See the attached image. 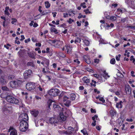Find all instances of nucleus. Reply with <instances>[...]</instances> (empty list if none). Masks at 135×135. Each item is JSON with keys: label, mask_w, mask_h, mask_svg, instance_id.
<instances>
[{"label": "nucleus", "mask_w": 135, "mask_h": 135, "mask_svg": "<svg viewBox=\"0 0 135 135\" xmlns=\"http://www.w3.org/2000/svg\"><path fill=\"white\" fill-rule=\"evenodd\" d=\"M6 99L8 102L12 103L17 104L19 102V100L17 98L11 96H7L6 98Z\"/></svg>", "instance_id": "nucleus-1"}, {"label": "nucleus", "mask_w": 135, "mask_h": 135, "mask_svg": "<svg viewBox=\"0 0 135 135\" xmlns=\"http://www.w3.org/2000/svg\"><path fill=\"white\" fill-rule=\"evenodd\" d=\"M60 93V91L58 89L54 88H52L48 91L49 94L52 97L58 96Z\"/></svg>", "instance_id": "nucleus-2"}, {"label": "nucleus", "mask_w": 135, "mask_h": 135, "mask_svg": "<svg viewBox=\"0 0 135 135\" xmlns=\"http://www.w3.org/2000/svg\"><path fill=\"white\" fill-rule=\"evenodd\" d=\"M49 43L55 47L57 48L60 47L63 44V42L62 41L57 40L50 41Z\"/></svg>", "instance_id": "nucleus-3"}, {"label": "nucleus", "mask_w": 135, "mask_h": 135, "mask_svg": "<svg viewBox=\"0 0 135 135\" xmlns=\"http://www.w3.org/2000/svg\"><path fill=\"white\" fill-rule=\"evenodd\" d=\"M28 124L26 121H21L20 122L19 129L22 132H25L28 128Z\"/></svg>", "instance_id": "nucleus-4"}, {"label": "nucleus", "mask_w": 135, "mask_h": 135, "mask_svg": "<svg viewBox=\"0 0 135 135\" xmlns=\"http://www.w3.org/2000/svg\"><path fill=\"white\" fill-rule=\"evenodd\" d=\"M22 83V80L16 79L10 82V86L12 88H16L20 85Z\"/></svg>", "instance_id": "nucleus-5"}, {"label": "nucleus", "mask_w": 135, "mask_h": 135, "mask_svg": "<svg viewBox=\"0 0 135 135\" xmlns=\"http://www.w3.org/2000/svg\"><path fill=\"white\" fill-rule=\"evenodd\" d=\"M26 88L29 90H31L34 89L35 86L34 83L32 82H29L27 83L26 85Z\"/></svg>", "instance_id": "nucleus-6"}, {"label": "nucleus", "mask_w": 135, "mask_h": 135, "mask_svg": "<svg viewBox=\"0 0 135 135\" xmlns=\"http://www.w3.org/2000/svg\"><path fill=\"white\" fill-rule=\"evenodd\" d=\"M32 74V72L31 70H26L23 73V76L24 78L26 79L30 78Z\"/></svg>", "instance_id": "nucleus-7"}, {"label": "nucleus", "mask_w": 135, "mask_h": 135, "mask_svg": "<svg viewBox=\"0 0 135 135\" xmlns=\"http://www.w3.org/2000/svg\"><path fill=\"white\" fill-rule=\"evenodd\" d=\"M19 119L21 121L26 122L28 120V118L27 114L23 113L20 115Z\"/></svg>", "instance_id": "nucleus-8"}, {"label": "nucleus", "mask_w": 135, "mask_h": 135, "mask_svg": "<svg viewBox=\"0 0 135 135\" xmlns=\"http://www.w3.org/2000/svg\"><path fill=\"white\" fill-rule=\"evenodd\" d=\"M60 117L61 119L63 121L66 120L67 117H68V115L66 112H65L64 113H61L60 114Z\"/></svg>", "instance_id": "nucleus-9"}, {"label": "nucleus", "mask_w": 135, "mask_h": 135, "mask_svg": "<svg viewBox=\"0 0 135 135\" xmlns=\"http://www.w3.org/2000/svg\"><path fill=\"white\" fill-rule=\"evenodd\" d=\"M7 82L5 75L2 76L1 78H0V84L2 85H3L6 84Z\"/></svg>", "instance_id": "nucleus-10"}, {"label": "nucleus", "mask_w": 135, "mask_h": 135, "mask_svg": "<svg viewBox=\"0 0 135 135\" xmlns=\"http://www.w3.org/2000/svg\"><path fill=\"white\" fill-rule=\"evenodd\" d=\"M58 122V119L57 117H52L49 119V122L51 124L57 123Z\"/></svg>", "instance_id": "nucleus-11"}, {"label": "nucleus", "mask_w": 135, "mask_h": 135, "mask_svg": "<svg viewBox=\"0 0 135 135\" xmlns=\"http://www.w3.org/2000/svg\"><path fill=\"white\" fill-rule=\"evenodd\" d=\"M65 47L66 48V50L68 54L70 53L72 50V46L70 44H68L65 45Z\"/></svg>", "instance_id": "nucleus-12"}, {"label": "nucleus", "mask_w": 135, "mask_h": 135, "mask_svg": "<svg viewBox=\"0 0 135 135\" xmlns=\"http://www.w3.org/2000/svg\"><path fill=\"white\" fill-rule=\"evenodd\" d=\"M53 105V107L56 111H58L59 112L62 110L63 108H61L59 105L55 104H54Z\"/></svg>", "instance_id": "nucleus-13"}, {"label": "nucleus", "mask_w": 135, "mask_h": 135, "mask_svg": "<svg viewBox=\"0 0 135 135\" xmlns=\"http://www.w3.org/2000/svg\"><path fill=\"white\" fill-rule=\"evenodd\" d=\"M125 90L127 94H129L131 91V87L128 85H126L125 87Z\"/></svg>", "instance_id": "nucleus-14"}, {"label": "nucleus", "mask_w": 135, "mask_h": 135, "mask_svg": "<svg viewBox=\"0 0 135 135\" xmlns=\"http://www.w3.org/2000/svg\"><path fill=\"white\" fill-rule=\"evenodd\" d=\"M83 58L85 61L86 63L88 64H90L91 61L89 57L85 55L84 56Z\"/></svg>", "instance_id": "nucleus-15"}, {"label": "nucleus", "mask_w": 135, "mask_h": 135, "mask_svg": "<svg viewBox=\"0 0 135 135\" xmlns=\"http://www.w3.org/2000/svg\"><path fill=\"white\" fill-rule=\"evenodd\" d=\"M31 114L34 117H36L39 114V112L38 110H34L31 112Z\"/></svg>", "instance_id": "nucleus-16"}, {"label": "nucleus", "mask_w": 135, "mask_h": 135, "mask_svg": "<svg viewBox=\"0 0 135 135\" xmlns=\"http://www.w3.org/2000/svg\"><path fill=\"white\" fill-rule=\"evenodd\" d=\"M74 130V129L71 127H69L68 129V135H72V133Z\"/></svg>", "instance_id": "nucleus-17"}, {"label": "nucleus", "mask_w": 135, "mask_h": 135, "mask_svg": "<svg viewBox=\"0 0 135 135\" xmlns=\"http://www.w3.org/2000/svg\"><path fill=\"white\" fill-rule=\"evenodd\" d=\"M107 19L113 21H115L117 19L116 17L115 16H109L107 17Z\"/></svg>", "instance_id": "nucleus-18"}, {"label": "nucleus", "mask_w": 135, "mask_h": 135, "mask_svg": "<svg viewBox=\"0 0 135 135\" xmlns=\"http://www.w3.org/2000/svg\"><path fill=\"white\" fill-rule=\"evenodd\" d=\"M9 9V7H6L5 8V10L4 11V13L6 15L8 16H9L10 14L9 13L8 10Z\"/></svg>", "instance_id": "nucleus-19"}, {"label": "nucleus", "mask_w": 135, "mask_h": 135, "mask_svg": "<svg viewBox=\"0 0 135 135\" xmlns=\"http://www.w3.org/2000/svg\"><path fill=\"white\" fill-rule=\"evenodd\" d=\"M110 114L111 116L113 117H115L116 115V111L113 110H111L110 111Z\"/></svg>", "instance_id": "nucleus-20"}, {"label": "nucleus", "mask_w": 135, "mask_h": 135, "mask_svg": "<svg viewBox=\"0 0 135 135\" xmlns=\"http://www.w3.org/2000/svg\"><path fill=\"white\" fill-rule=\"evenodd\" d=\"M122 102L121 101L119 103H117L116 105V107L118 108H121L122 107Z\"/></svg>", "instance_id": "nucleus-21"}, {"label": "nucleus", "mask_w": 135, "mask_h": 135, "mask_svg": "<svg viewBox=\"0 0 135 135\" xmlns=\"http://www.w3.org/2000/svg\"><path fill=\"white\" fill-rule=\"evenodd\" d=\"M83 80L84 82L87 84L89 83L90 82V80L89 79L87 78L85 76L83 77Z\"/></svg>", "instance_id": "nucleus-22"}, {"label": "nucleus", "mask_w": 135, "mask_h": 135, "mask_svg": "<svg viewBox=\"0 0 135 135\" xmlns=\"http://www.w3.org/2000/svg\"><path fill=\"white\" fill-rule=\"evenodd\" d=\"M28 56L32 59H35V55L32 52H30L28 53Z\"/></svg>", "instance_id": "nucleus-23"}, {"label": "nucleus", "mask_w": 135, "mask_h": 135, "mask_svg": "<svg viewBox=\"0 0 135 135\" xmlns=\"http://www.w3.org/2000/svg\"><path fill=\"white\" fill-rule=\"evenodd\" d=\"M70 97L71 100H74L75 99L76 96L75 94L72 93L70 94Z\"/></svg>", "instance_id": "nucleus-24"}, {"label": "nucleus", "mask_w": 135, "mask_h": 135, "mask_svg": "<svg viewBox=\"0 0 135 135\" xmlns=\"http://www.w3.org/2000/svg\"><path fill=\"white\" fill-rule=\"evenodd\" d=\"M71 102V101L70 100H67L64 103V104L66 106L68 107L70 105Z\"/></svg>", "instance_id": "nucleus-25"}, {"label": "nucleus", "mask_w": 135, "mask_h": 135, "mask_svg": "<svg viewBox=\"0 0 135 135\" xmlns=\"http://www.w3.org/2000/svg\"><path fill=\"white\" fill-rule=\"evenodd\" d=\"M10 135H17V131L15 130L12 131L10 133Z\"/></svg>", "instance_id": "nucleus-26"}, {"label": "nucleus", "mask_w": 135, "mask_h": 135, "mask_svg": "<svg viewBox=\"0 0 135 135\" xmlns=\"http://www.w3.org/2000/svg\"><path fill=\"white\" fill-rule=\"evenodd\" d=\"M104 73V74L103 75V76L105 78H107L109 77V76L108 75V74L105 71H103Z\"/></svg>", "instance_id": "nucleus-27"}, {"label": "nucleus", "mask_w": 135, "mask_h": 135, "mask_svg": "<svg viewBox=\"0 0 135 135\" xmlns=\"http://www.w3.org/2000/svg\"><path fill=\"white\" fill-rule=\"evenodd\" d=\"M81 41V39L79 37H77L74 41L75 43H80Z\"/></svg>", "instance_id": "nucleus-28"}, {"label": "nucleus", "mask_w": 135, "mask_h": 135, "mask_svg": "<svg viewBox=\"0 0 135 135\" xmlns=\"http://www.w3.org/2000/svg\"><path fill=\"white\" fill-rule=\"evenodd\" d=\"M37 88L38 90H39L40 91H42L44 89L43 86H40V85L38 86H37Z\"/></svg>", "instance_id": "nucleus-29"}, {"label": "nucleus", "mask_w": 135, "mask_h": 135, "mask_svg": "<svg viewBox=\"0 0 135 135\" xmlns=\"http://www.w3.org/2000/svg\"><path fill=\"white\" fill-rule=\"evenodd\" d=\"M45 6L46 8H48L50 7V4L49 3V2H48L47 1L45 2Z\"/></svg>", "instance_id": "nucleus-30"}, {"label": "nucleus", "mask_w": 135, "mask_h": 135, "mask_svg": "<svg viewBox=\"0 0 135 135\" xmlns=\"http://www.w3.org/2000/svg\"><path fill=\"white\" fill-rule=\"evenodd\" d=\"M84 43L85 44V45L86 46H88L89 44V41L84 40L83 41Z\"/></svg>", "instance_id": "nucleus-31"}, {"label": "nucleus", "mask_w": 135, "mask_h": 135, "mask_svg": "<svg viewBox=\"0 0 135 135\" xmlns=\"http://www.w3.org/2000/svg\"><path fill=\"white\" fill-rule=\"evenodd\" d=\"M12 108L11 106H9L8 105V107L7 109V111L8 112H11L12 110Z\"/></svg>", "instance_id": "nucleus-32"}, {"label": "nucleus", "mask_w": 135, "mask_h": 135, "mask_svg": "<svg viewBox=\"0 0 135 135\" xmlns=\"http://www.w3.org/2000/svg\"><path fill=\"white\" fill-rule=\"evenodd\" d=\"M50 31L52 32H54L55 33H56L57 32V30L53 27H52L50 29Z\"/></svg>", "instance_id": "nucleus-33"}, {"label": "nucleus", "mask_w": 135, "mask_h": 135, "mask_svg": "<svg viewBox=\"0 0 135 135\" xmlns=\"http://www.w3.org/2000/svg\"><path fill=\"white\" fill-rule=\"evenodd\" d=\"M130 60L131 61H133L132 62L135 65V59L134 57L133 56H131Z\"/></svg>", "instance_id": "nucleus-34"}, {"label": "nucleus", "mask_w": 135, "mask_h": 135, "mask_svg": "<svg viewBox=\"0 0 135 135\" xmlns=\"http://www.w3.org/2000/svg\"><path fill=\"white\" fill-rule=\"evenodd\" d=\"M3 26L4 27H5L8 25V22L7 21H4L3 22Z\"/></svg>", "instance_id": "nucleus-35"}, {"label": "nucleus", "mask_w": 135, "mask_h": 135, "mask_svg": "<svg viewBox=\"0 0 135 135\" xmlns=\"http://www.w3.org/2000/svg\"><path fill=\"white\" fill-rule=\"evenodd\" d=\"M31 40L32 41L34 42H37V38L35 36L32 37L31 38Z\"/></svg>", "instance_id": "nucleus-36"}, {"label": "nucleus", "mask_w": 135, "mask_h": 135, "mask_svg": "<svg viewBox=\"0 0 135 135\" xmlns=\"http://www.w3.org/2000/svg\"><path fill=\"white\" fill-rule=\"evenodd\" d=\"M81 132L83 133L84 135H88L87 132L85 129L81 130Z\"/></svg>", "instance_id": "nucleus-37"}, {"label": "nucleus", "mask_w": 135, "mask_h": 135, "mask_svg": "<svg viewBox=\"0 0 135 135\" xmlns=\"http://www.w3.org/2000/svg\"><path fill=\"white\" fill-rule=\"evenodd\" d=\"M8 105H4L2 108V109L3 111H7V109L8 107Z\"/></svg>", "instance_id": "nucleus-38"}, {"label": "nucleus", "mask_w": 135, "mask_h": 135, "mask_svg": "<svg viewBox=\"0 0 135 135\" xmlns=\"http://www.w3.org/2000/svg\"><path fill=\"white\" fill-rule=\"evenodd\" d=\"M63 101L64 102H65L67 101L69 99V98L68 97H67L66 96H64L63 97Z\"/></svg>", "instance_id": "nucleus-39"}, {"label": "nucleus", "mask_w": 135, "mask_h": 135, "mask_svg": "<svg viewBox=\"0 0 135 135\" xmlns=\"http://www.w3.org/2000/svg\"><path fill=\"white\" fill-rule=\"evenodd\" d=\"M115 61L114 58H113L111 59L110 61V63L111 64H114L115 63Z\"/></svg>", "instance_id": "nucleus-40"}, {"label": "nucleus", "mask_w": 135, "mask_h": 135, "mask_svg": "<svg viewBox=\"0 0 135 135\" xmlns=\"http://www.w3.org/2000/svg\"><path fill=\"white\" fill-rule=\"evenodd\" d=\"M2 88L3 91H8L9 90V89L6 86L2 87Z\"/></svg>", "instance_id": "nucleus-41"}, {"label": "nucleus", "mask_w": 135, "mask_h": 135, "mask_svg": "<svg viewBox=\"0 0 135 135\" xmlns=\"http://www.w3.org/2000/svg\"><path fill=\"white\" fill-rule=\"evenodd\" d=\"M117 75L118 76H119L121 78L123 77V74L121 73H120L119 72H118L117 73Z\"/></svg>", "instance_id": "nucleus-42"}, {"label": "nucleus", "mask_w": 135, "mask_h": 135, "mask_svg": "<svg viewBox=\"0 0 135 135\" xmlns=\"http://www.w3.org/2000/svg\"><path fill=\"white\" fill-rule=\"evenodd\" d=\"M74 20H72L71 18H70L69 20L68 21H67V22H68L70 24H71L72 22H74Z\"/></svg>", "instance_id": "nucleus-43"}, {"label": "nucleus", "mask_w": 135, "mask_h": 135, "mask_svg": "<svg viewBox=\"0 0 135 135\" xmlns=\"http://www.w3.org/2000/svg\"><path fill=\"white\" fill-rule=\"evenodd\" d=\"M120 56L121 55L120 54H119L118 55L116 56L115 57L116 60L118 61H119Z\"/></svg>", "instance_id": "nucleus-44"}, {"label": "nucleus", "mask_w": 135, "mask_h": 135, "mask_svg": "<svg viewBox=\"0 0 135 135\" xmlns=\"http://www.w3.org/2000/svg\"><path fill=\"white\" fill-rule=\"evenodd\" d=\"M99 100L102 102L103 103H104L105 100L104 99V98L102 97H101L100 98H99Z\"/></svg>", "instance_id": "nucleus-45"}, {"label": "nucleus", "mask_w": 135, "mask_h": 135, "mask_svg": "<svg viewBox=\"0 0 135 135\" xmlns=\"http://www.w3.org/2000/svg\"><path fill=\"white\" fill-rule=\"evenodd\" d=\"M74 62L76 63L77 64H79L80 63V61H79L78 59L74 60Z\"/></svg>", "instance_id": "nucleus-46"}, {"label": "nucleus", "mask_w": 135, "mask_h": 135, "mask_svg": "<svg viewBox=\"0 0 135 135\" xmlns=\"http://www.w3.org/2000/svg\"><path fill=\"white\" fill-rule=\"evenodd\" d=\"M27 65L29 66H33V64L32 62H28L27 63Z\"/></svg>", "instance_id": "nucleus-47"}, {"label": "nucleus", "mask_w": 135, "mask_h": 135, "mask_svg": "<svg viewBox=\"0 0 135 135\" xmlns=\"http://www.w3.org/2000/svg\"><path fill=\"white\" fill-rule=\"evenodd\" d=\"M98 117V116L96 115H95L94 117H92V119L93 121L95 120V119H97V118Z\"/></svg>", "instance_id": "nucleus-48"}, {"label": "nucleus", "mask_w": 135, "mask_h": 135, "mask_svg": "<svg viewBox=\"0 0 135 135\" xmlns=\"http://www.w3.org/2000/svg\"><path fill=\"white\" fill-rule=\"evenodd\" d=\"M12 21L11 23L12 24H14L17 21V20L15 19L12 18Z\"/></svg>", "instance_id": "nucleus-49"}, {"label": "nucleus", "mask_w": 135, "mask_h": 135, "mask_svg": "<svg viewBox=\"0 0 135 135\" xmlns=\"http://www.w3.org/2000/svg\"><path fill=\"white\" fill-rule=\"evenodd\" d=\"M14 78V76L10 75L8 76V78L9 79H12Z\"/></svg>", "instance_id": "nucleus-50"}, {"label": "nucleus", "mask_w": 135, "mask_h": 135, "mask_svg": "<svg viewBox=\"0 0 135 135\" xmlns=\"http://www.w3.org/2000/svg\"><path fill=\"white\" fill-rule=\"evenodd\" d=\"M84 11L85 12L86 14H87L88 13H91V12L89 11V9H86V10H84Z\"/></svg>", "instance_id": "nucleus-51"}, {"label": "nucleus", "mask_w": 135, "mask_h": 135, "mask_svg": "<svg viewBox=\"0 0 135 135\" xmlns=\"http://www.w3.org/2000/svg\"><path fill=\"white\" fill-rule=\"evenodd\" d=\"M22 95H26V97H26V99L27 98V95L28 94L27 93L23 91V92H22Z\"/></svg>", "instance_id": "nucleus-52"}, {"label": "nucleus", "mask_w": 135, "mask_h": 135, "mask_svg": "<svg viewBox=\"0 0 135 135\" xmlns=\"http://www.w3.org/2000/svg\"><path fill=\"white\" fill-rule=\"evenodd\" d=\"M90 110L91 113H95L96 112L95 110V109H93L92 108H91L90 109Z\"/></svg>", "instance_id": "nucleus-53"}, {"label": "nucleus", "mask_w": 135, "mask_h": 135, "mask_svg": "<svg viewBox=\"0 0 135 135\" xmlns=\"http://www.w3.org/2000/svg\"><path fill=\"white\" fill-rule=\"evenodd\" d=\"M104 15H105V16L107 19V18H108L107 17L110 16L108 15V12H104Z\"/></svg>", "instance_id": "nucleus-54"}, {"label": "nucleus", "mask_w": 135, "mask_h": 135, "mask_svg": "<svg viewBox=\"0 0 135 135\" xmlns=\"http://www.w3.org/2000/svg\"><path fill=\"white\" fill-rule=\"evenodd\" d=\"M17 0H9V2L11 3H13L16 2Z\"/></svg>", "instance_id": "nucleus-55"}, {"label": "nucleus", "mask_w": 135, "mask_h": 135, "mask_svg": "<svg viewBox=\"0 0 135 135\" xmlns=\"http://www.w3.org/2000/svg\"><path fill=\"white\" fill-rule=\"evenodd\" d=\"M21 38L20 39V41H23L25 38V37L24 35H21Z\"/></svg>", "instance_id": "nucleus-56"}, {"label": "nucleus", "mask_w": 135, "mask_h": 135, "mask_svg": "<svg viewBox=\"0 0 135 135\" xmlns=\"http://www.w3.org/2000/svg\"><path fill=\"white\" fill-rule=\"evenodd\" d=\"M96 121L94 120V121L91 123V125L93 126H95L96 125Z\"/></svg>", "instance_id": "nucleus-57"}, {"label": "nucleus", "mask_w": 135, "mask_h": 135, "mask_svg": "<svg viewBox=\"0 0 135 135\" xmlns=\"http://www.w3.org/2000/svg\"><path fill=\"white\" fill-rule=\"evenodd\" d=\"M76 23L78 26H80L81 25V22H79V21H77L76 22Z\"/></svg>", "instance_id": "nucleus-58"}, {"label": "nucleus", "mask_w": 135, "mask_h": 135, "mask_svg": "<svg viewBox=\"0 0 135 135\" xmlns=\"http://www.w3.org/2000/svg\"><path fill=\"white\" fill-rule=\"evenodd\" d=\"M99 60L98 59H96L94 60V62L97 63H98L99 62Z\"/></svg>", "instance_id": "nucleus-59"}, {"label": "nucleus", "mask_w": 135, "mask_h": 135, "mask_svg": "<svg viewBox=\"0 0 135 135\" xmlns=\"http://www.w3.org/2000/svg\"><path fill=\"white\" fill-rule=\"evenodd\" d=\"M31 40L30 38H28L27 40H25V42L26 43H27L28 42H29Z\"/></svg>", "instance_id": "nucleus-60"}, {"label": "nucleus", "mask_w": 135, "mask_h": 135, "mask_svg": "<svg viewBox=\"0 0 135 135\" xmlns=\"http://www.w3.org/2000/svg\"><path fill=\"white\" fill-rule=\"evenodd\" d=\"M66 26V25L65 23H63L61 25H60V27H64Z\"/></svg>", "instance_id": "nucleus-61"}, {"label": "nucleus", "mask_w": 135, "mask_h": 135, "mask_svg": "<svg viewBox=\"0 0 135 135\" xmlns=\"http://www.w3.org/2000/svg\"><path fill=\"white\" fill-rule=\"evenodd\" d=\"M63 15L64 17V18H66L68 16V14L67 13H64Z\"/></svg>", "instance_id": "nucleus-62"}, {"label": "nucleus", "mask_w": 135, "mask_h": 135, "mask_svg": "<svg viewBox=\"0 0 135 135\" xmlns=\"http://www.w3.org/2000/svg\"><path fill=\"white\" fill-rule=\"evenodd\" d=\"M67 63H68L69 64L71 62V60L70 59H67Z\"/></svg>", "instance_id": "nucleus-63"}, {"label": "nucleus", "mask_w": 135, "mask_h": 135, "mask_svg": "<svg viewBox=\"0 0 135 135\" xmlns=\"http://www.w3.org/2000/svg\"><path fill=\"white\" fill-rule=\"evenodd\" d=\"M96 128L99 131H100V130L101 128L100 127L98 126H97L96 127Z\"/></svg>", "instance_id": "nucleus-64"}]
</instances>
